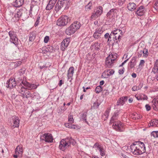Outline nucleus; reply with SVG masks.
I'll return each instance as SVG.
<instances>
[{"label":"nucleus","mask_w":158,"mask_h":158,"mask_svg":"<svg viewBox=\"0 0 158 158\" xmlns=\"http://www.w3.org/2000/svg\"><path fill=\"white\" fill-rule=\"evenodd\" d=\"M131 152L134 155H138L146 152L144 144L140 141L135 142L130 146Z\"/></svg>","instance_id":"nucleus-1"},{"label":"nucleus","mask_w":158,"mask_h":158,"mask_svg":"<svg viewBox=\"0 0 158 158\" xmlns=\"http://www.w3.org/2000/svg\"><path fill=\"white\" fill-rule=\"evenodd\" d=\"M17 87H18L17 89V91L20 93V95L23 98H26L27 99L29 98H31L32 99L33 98V95L31 93L30 91L24 88L21 84L17 86Z\"/></svg>","instance_id":"nucleus-2"},{"label":"nucleus","mask_w":158,"mask_h":158,"mask_svg":"<svg viewBox=\"0 0 158 158\" xmlns=\"http://www.w3.org/2000/svg\"><path fill=\"white\" fill-rule=\"evenodd\" d=\"M81 26V24L79 22H74L66 30L65 33L66 34L70 35L74 33L78 29H79Z\"/></svg>","instance_id":"nucleus-3"},{"label":"nucleus","mask_w":158,"mask_h":158,"mask_svg":"<svg viewBox=\"0 0 158 158\" xmlns=\"http://www.w3.org/2000/svg\"><path fill=\"white\" fill-rule=\"evenodd\" d=\"M70 19L66 15L60 18L57 20L56 25L59 26H64L69 23Z\"/></svg>","instance_id":"nucleus-4"},{"label":"nucleus","mask_w":158,"mask_h":158,"mask_svg":"<svg viewBox=\"0 0 158 158\" xmlns=\"http://www.w3.org/2000/svg\"><path fill=\"white\" fill-rule=\"evenodd\" d=\"M40 139L48 143L52 142L53 139L52 134L49 133H46L43 134L41 136Z\"/></svg>","instance_id":"nucleus-5"},{"label":"nucleus","mask_w":158,"mask_h":158,"mask_svg":"<svg viewBox=\"0 0 158 158\" xmlns=\"http://www.w3.org/2000/svg\"><path fill=\"white\" fill-rule=\"evenodd\" d=\"M69 144L67 139H63L60 142L59 148L62 151H64L69 147Z\"/></svg>","instance_id":"nucleus-6"},{"label":"nucleus","mask_w":158,"mask_h":158,"mask_svg":"<svg viewBox=\"0 0 158 158\" xmlns=\"http://www.w3.org/2000/svg\"><path fill=\"white\" fill-rule=\"evenodd\" d=\"M8 34L10 37V42L13 43L15 45H17L18 42V39L16 37V32L11 31H10Z\"/></svg>","instance_id":"nucleus-7"},{"label":"nucleus","mask_w":158,"mask_h":158,"mask_svg":"<svg viewBox=\"0 0 158 158\" xmlns=\"http://www.w3.org/2000/svg\"><path fill=\"white\" fill-rule=\"evenodd\" d=\"M113 56H110V55L106 58L105 60V66L106 68H110L114 65V61L115 60V59H113L111 58V56L113 57Z\"/></svg>","instance_id":"nucleus-8"},{"label":"nucleus","mask_w":158,"mask_h":158,"mask_svg":"<svg viewBox=\"0 0 158 158\" xmlns=\"http://www.w3.org/2000/svg\"><path fill=\"white\" fill-rule=\"evenodd\" d=\"M11 119L12 120V123H10V125L13 128L18 127L19 125L20 120L19 118L15 116H13ZM11 123V122H10Z\"/></svg>","instance_id":"nucleus-9"},{"label":"nucleus","mask_w":158,"mask_h":158,"mask_svg":"<svg viewBox=\"0 0 158 158\" xmlns=\"http://www.w3.org/2000/svg\"><path fill=\"white\" fill-rule=\"evenodd\" d=\"M113 127L115 130L118 131H123L124 130L123 126L121 123L120 121H117L113 123Z\"/></svg>","instance_id":"nucleus-10"},{"label":"nucleus","mask_w":158,"mask_h":158,"mask_svg":"<svg viewBox=\"0 0 158 158\" xmlns=\"http://www.w3.org/2000/svg\"><path fill=\"white\" fill-rule=\"evenodd\" d=\"M6 84L7 85L6 87L10 88H12L13 87L16 86V85L15 79L11 78L7 81Z\"/></svg>","instance_id":"nucleus-11"},{"label":"nucleus","mask_w":158,"mask_h":158,"mask_svg":"<svg viewBox=\"0 0 158 158\" xmlns=\"http://www.w3.org/2000/svg\"><path fill=\"white\" fill-rule=\"evenodd\" d=\"M103 31L102 28H99L97 29L93 35L94 38L96 39H98L100 37Z\"/></svg>","instance_id":"nucleus-12"},{"label":"nucleus","mask_w":158,"mask_h":158,"mask_svg":"<svg viewBox=\"0 0 158 158\" xmlns=\"http://www.w3.org/2000/svg\"><path fill=\"white\" fill-rule=\"evenodd\" d=\"M152 72L154 73H157L155 76V79L158 81V59L156 60L155 62Z\"/></svg>","instance_id":"nucleus-13"},{"label":"nucleus","mask_w":158,"mask_h":158,"mask_svg":"<svg viewBox=\"0 0 158 158\" xmlns=\"http://www.w3.org/2000/svg\"><path fill=\"white\" fill-rule=\"evenodd\" d=\"M146 11V9L144 6H142L139 7L136 11V14L139 16H141L143 15Z\"/></svg>","instance_id":"nucleus-14"},{"label":"nucleus","mask_w":158,"mask_h":158,"mask_svg":"<svg viewBox=\"0 0 158 158\" xmlns=\"http://www.w3.org/2000/svg\"><path fill=\"white\" fill-rule=\"evenodd\" d=\"M122 31L121 30L119 29H117L112 31L111 34L112 35H118V39L119 41H120V40H121V36L120 35L121 34L122 35Z\"/></svg>","instance_id":"nucleus-15"},{"label":"nucleus","mask_w":158,"mask_h":158,"mask_svg":"<svg viewBox=\"0 0 158 158\" xmlns=\"http://www.w3.org/2000/svg\"><path fill=\"white\" fill-rule=\"evenodd\" d=\"M118 112H115L114 113L110 122V124L114 123L115 122H117L116 120L118 119Z\"/></svg>","instance_id":"nucleus-16"},{"label":"nucleus","mask_w":158,"mask_h":158,"mask_svg":"<svg viewBox=\"0 0 158 158\" xmlns=\"http://www.w3.org/2000/svg\"><path fill=\"white\" fill-rule=\"evenodd\" d=\"M152 102L153 103L152 106L155 110H158V97L154 98Z\"/></svg>","instance_id":"nucleus-17"},{"label":"nucleus","mask_w":158,"mask_h":158,"mask_svg":"<svg viewBox=\"0 0 158 158\" xmlns=\"http://www.w3.org/2000/svg\"><path fill=\"white\" fill-rule=\"evenodd\" d=\"M24 2V0H15L13 3V5L15 7H19L22 6Z\"/></svg>","instance_id":"nucleus-18"},{"label":"nucleus","mask_w":158,"mask_h":158,"mask_svg":"<svg viewBox=\"0 0 158 158\" xmlns=\"http://www.w3.org/2000/svg\"><path fill=\"white\" fill-rule=\"evenodd\" d=\"M94 12L97 14L99 17L100 16L103 12V8L101 6H99L94 10Z\"/></svg>","instance_id":"nucleus-19"},{"label":"nucleus","mask_w":158,"mask_h":158,"mask_svg":"<svg viewBox=\"0 0 158 158\" xmlns=\"http://www.w3.org/2000/svg\"><path fill=\"white\" fill-rule=\"evenodd\" d=\"M74 69L73 67H71L68 71L67 77L68 79L72 77L73 75Z\"/></svg>","instance_id":"nucleus-20"},{"label":"nucleus","mask_w":158,"mask_h":158,"mask_svg":"<svg viewBox=\"0 0 158 158\" xmlns=\"http://www.w3.org/2000/svg\"><path fill=\"white\" fill-rule=\"evenodd\" d=\"M148 125L149 127L151 126L154 127H158V120L153 119L152 120L151 122L149 124H148Z\"/></svg>","instance_id":"nucleus-21"},{"label":"nucleus","mask_w":158,"mask_h":158,"mask_svg":"<svg viewBox=\"0 0 158 158\" xmlns=\"http://www.w3.org/2000/svg\"><path fill=\"white\" fill-rule=\"evenodd\" d=\"M136 58L135 57L132 58L131 61L129 63V65L131 69H132L134 67L136 64Z\"/></svg>","instance_id":"nucleus-22"},{"label":"nucleus","mask_w":158,"mask_h":158,"mask_svg":"<svg viewBox=\"0 0 158 158\" xmlns=\"http://www.w3.org/2000/svg\"><path fill=\"white\" fill-rule=\"evenodd\" d=\"M64 6L62 5V3L58 1L55 6V10L56 11H58Z\"/></svg>","instance_id":"nucleus-23"},{"label":"nucleus","mask_w":158,"mask_h":158,"mask_svg":"<svg viewBox=\"0 0 158 158\" xmlns=\"http://www.w3.org/2000/svg\"><path fill=\"white\" fill-rule=\"evenodd\" d=\"M128 9L131 11H133L136 8V4L133 3H130L127 6Z\"/></svg>","instance_id":"nucleus-24"},{"label":"nucleus","mask_w":158,"mask_h":158,"mask_svg":"<svg viewBox=\"0 0 158 158\" xmlns=\"http://www.w3.org/2000/svg\"><path fill=\"white\" fill-rule=\"evenodd\" d=\"M36 34L35 32L32 31L29 34V40L30 42H33L35 39Z\"/></svg>","instance_id":"nucleus-25"},{"label":"nucleus","mask_w":158,"mask_h":158,"mask_svg":"<svg viewBox=\"0 0 158 158\" xmlns=\"http://www.w3.org/2000/svg\"><path fill=\"white\" fill-rule=\"evenodd\" d=\"M23 152V149L21 146H18L15 149V153L22 154Z\"/></svg>","instance_id":"nucleus-26"},{"label":"nucleus","mask_w":158,"mask_h":158,"mask_svg":"<svg viewBox=\"0 0 158 158\" xmlns=\"http://www.w3.org/2000/svg\"><path fill=\"white\" fill-rule=\"evenodd\" d=\"M114 37H113V40L114 41V42L112 46H113L114 44L117 45L118 46L119 45V43L120 41L118 40L116 41L118 39V35H113Z\"/></svg>","instance_id":"nucleus-27"},{"label":"nucleus","mask_w":158,"mask_h":158,"mask_svg":"<svg viewBox=\"0 0 158 158\" xmlns=\"http://www.w3.org/2000/svg\"><path fill=\"white\" fill-rule=\"evenodd\" d=\"M66 43L64 41H62L61 43V50L64 51L65 49L69 45H66Z\"/></svg>","instance_id":"nucleus-28"},{"label":"nucleus","mask_w":158,"mask_h":158,"mask_svg":"<svg viewBox=\"0 0 158 158\" xmlns=\"http://www.w3.org/2000/svg\"><path fill=\"white\" fill-rule=\"evenodd\" d=\"M67 141L68 142V143H69V147L70 146L71 144H72L73 145H74L76 143V142L75 140L73 139L71 137H70L67 139Z\"/></svg>","instance_id":"nucleus-29"},{"label":"nucleus","mask_w":158,"mask_h":158,"mask_svg":"<svg viewBox=\"0 0 158 158\" xmlns=\"http://www.w3.org/2000/svg\"><path fill=\"white\" fill-rule=\"evenodd\" d=\"M27 87L29 88V89H36L37 87V86L34 84L28 83V85H27Z\"/></svg>","instance_id":"nucleus-30"},{"label":"nucleus","mask_w":158,"mask_h":158,"mask_svg":"<svg viewBox=\"0 0 158 158\" xmlns=\"http://www.w3.org/2000/svg\"><path fill=\"white\" fill-rule=\"evenodd\" d=\"M131 117L134 119H136L140 118H142V116L141 115H139L137 113L133 114L132 115Z\"/></svg>","instance_id":"nucleus-31"},{"label":"nucleus","mask_w":158,"mask_h":158,"mask_svg":"<svg viewBox=\"0 0 158 158\" xmlns=\"http://www.w3.org/2000/svg\"><path fill=\"white\" fill-rule=\"evenodd\" d=\"M70 0H59V1L64 6L68 5Z\"/></svg>","instance_id":"nucleus-32"},{"label":"nucleus","mask_w":158,"mask_h":158,"mask_svg":"<svg viewBox=\"0 0 158 158\" xmlns=\"http://www.w3.org/2000/svg\"><path fill=\"white\" fill-rule=\"evenodd\" d=\"M92 6V2L90 1L88 4L85 6V9L86 10H91V9Z\"/></svg>","instance_id":"nucleus-33"},{"label":"nucleus","mask_w":158,"mask_h":158,"mask_svg":"<svg viewBox=\"0 0 158 158\" xmlns=\"http://www.w3.org/2000/svg\"><path fill=\"white\" fill-rule=\"evenodd\" d=\"M98 17H99V16H98L97 14H96V13L94 11V12L92 13V15L90 17V20H95Z\"/></svg>","instance_id":"nucleus-34"},{"label":"nucleus","mask_w":158,"mask_h":158,"mask_svg":"<svg viewBox=\"0 0 158 158\" xmlns=\"http://www.w3.org/2000/svg\"><path fill=\"white\" fill-rule=\"evenodd\" d=\"M24 10L23 9H20L19 10V11H17V13H16V14L18 15V16L19 18L21 17L23 13L24 12Z\"/></svg>","instance_id":"nucleus-35"},{"label":"nucleus","mask_w":158,"mask_h":158,"mask_svg":"<svg viewBox=\"0 0 158 158\" xmlns=\"http://www.w3.org/2000/svg\"><path fill=\"white\" fill-rule=\"evenodd\" d=\"M95 90L96 93H99L102 90V88L100 85H99L96 88Z\"/></svg>","instance_id":"nucleus-36"},{"label":"nucleus","mask_w":158,"mask_h":158,"mask_svg":"<svg viewBox=\"0 0 158 158\" xmlns=\"http://www.w3.org/2000/svg\"><path fill=\"white\" fill-rule=\"evenodd\" d=\"M54 6V5L49 2L46 7V9L47 10H50L52 9Z\"/></svg>","instance_id":"nucleus-37"},{"label":"nucleus","mask_w":158,"mask_h":158,"mask_svg":"<svg viewBox=\"0 0 158 158\" xmlns=\"http://www.w3.org/2000/svg\"><path fill=\"white\" fill-rule=\"evenodd\" d=\"M123 98H120L117 101V102L116 105L118 106L121 105H123L124 104V103H123Z\"/></svg>","instance_id":"nucleus-38"},{"label":"nucleus","mask_w":158,"mask_h":158,"mask_svg":"<svg viewBox=\"0 0 158 158\" xmlns=\"http://www.w3.org/2000/svg\"><path fill=\"white\" fill-rule=\"evenodd\" d=\"M110 108H108L105 111V113L104 114V115L106 116V119H104L105 120H106L108 118L109 115V114L110 113Z\"/></svg>","instance_id":"nucleus-39"},{"label":"nucleus","mask_w":158,"mask_h":158,"mask_svg":"<svg viewBox=\"0 0 158 158\" xmlns=\"http://www.w3.org/2000/svg\"><path fill=\"white\" fill-rule=\"evenodd\" d=\"M114 9H111L107 14V17H110V15H114Z\"/></svg>","instance_id":"nucleus-40"},{"label":"nucleus","mask_w":158,"mask_h":158,"mask_svg":"<svg viewBox=\"0 0 158 158\" xmlns=\"http://www.w3.org/2000/svg\"><path fill=\"white\" fill-rule=\"evenodd\" d=\"M109 72V73H107V75L110 76L113 75L114 72V71L113 69H107L105 71L106 72Z\"/></svg>","instance_id":"nucleus-41"},{"label":"nucleus","mask_w":158,"mask_h":158,"mask_svg":"<svg viewBox=\"0 0 158 158\" xmlns=\"http://www.w3.org/2000/svg\"><path fill=\"white\" fill-rule=\"evenodd\" d=\"M151 135L154 138L158 137V131H153L152 132Z\"/></svg>","instance_id":"nucleus-42"},{"label":"nucleus","mask_w":158,"mask_h":158,"mask_svg":"<svg viewBox=\"0 0 158 158\" xmlns=\"http://www.w3.org/2000/svg\"><path fill=\"white\" fill-rule=\"evenodd\" d=\"M143 56L144 57H146L148 56V50L147 49L145 48L143 50Z\"/></svg>","instance_id":"nucleus-43"},{"label":"nucleus","mask_w":158,"mask_h":158,"mask_svg":"<svg viewBox=\"0 0 158 158\" xmlns=\"http://www.w3.org/2000/svg\"><path fill=\"white\" fill-rule=\"evenodd\" d=\"M19 19V18L18 16L16 14L14 15V17L12 19V20L13 21L15 22L18 21Z\"/></svg>","instance_id":"nucleus-44"},{"label":"nucleus","mask_w":158,"mask_h":158,"mask_svg":"<svg viewBox=\"0 0 158 158\" xmlns=\"http://www.w3.org/2000/svg\"><path fill=\"white\" fill-rule=\"evenodd\" d=\"M93 148H96L97 149L99 150L102 147H101L100 145H99L98 143L96 142L94 145Z\"/></svg>","instance_id":"nucleus-45"},{"label":"nucleus","mask_w":158,"mask_h":158,"mask_svg":"<svg viewBox=\"0 0 158 158\" xmlns=\"http://www.w3.org/2000/svg\"><path fill=\"white\" fill-rule=\"evenodd\" d=\"M100 154L102 156H103L105 155V151L103 147L99 149Z\"/></svg>","instance_id":"nucleus-46"},{"label":"nucleus","mask_w":158,"mask_h":158,"mask_svg":"<svg viewBox=\"0 0 158 158\" xmlns=\"http://www.w3.org/2000/svg\"><path fill=\"white\" fill-rule=\"evenodd\" d=\"M87 115V112H85L84 113H83L82 114V118L83 120H84L85 121H86V120Z\"/></svg>","instance_id":"nucleus-47"},{"label":"nucleus","mask_w":158,"mask_h":158,"mask_svg":"<svg viewBox=\"0 0 158 158\" xmlns=\"http://www.w3.org/2000/svg\"><path fill=\"white\" fill-rule=\"evenodd\" d=\"M99 105V104L98 102H94L93 106V107L94 108H97L98 107Z\"/></svg>","instance_id":"nucleus-48"},{"label":"nucleus","mask_w":158,"mask_h":158,"mask_svg":"<svg viewBox=\"0 0 158 158\" xmlns=\"http://www.w3.org/2000/svg\"><path fill=\"white\" fill-rule=\"evenodd\" d=\"M25 69H21L19 70V73L20 75H22L25 73Z\"/></svg>","instance_id":"nucleus-49"},{"label":"nucleus","mask_w":158,"mask_h":158,"mask_svg":"<svg viewBox=\"0 0 158 158\" xmlns=\"http://www.w3.org/2000/svg\"><path fill=\"white\" fill-rule=\"evenodd\" d=\"M58 109H59V110L60 111H65L66 108H65V106H62L61 107H59L58 108Z\"/></svg>","instance_id":"nucleus-50"},{"label":"nucleus","mask_w":158,"mask_h":158,"mask_svg":"<svg viewBox=\"0 0 158 158\" xmlns=\"http://www.w3.org/2000/svg\"><path fill=\"white\" fill-rule=\"evenodd\" d=\"M100 44L98 43H95L94 45L95 48V49H99V46Z\"/></svg>","instance_id":"nucleus-51"},{"label":"nucleus","mask_w":158,"mask_h":158,"mask_svg":"<svg viewBox=\"0 0 158 158\" xmlns=\"http://www.w3.org/2000/svg\"><path fill=\"white\" fill-rule=\"evenodd\" d=\"M49 38L48 36H46L44 38V41L45 43H47L49 40Z\"/></svg>","instance_id":"nucleus-52"},{"label":"nucleus","mask_w":158,"mask_h":158,"mask_svg":"<svg viewBox=\"0 0 158 158\" xmlns=\"http://www.w3.org/2000/svg\"><path fill=\"white\" fill-rule=\"evenodd\" d=\"M40 17H38L37 18L36 20V21L35 24V26H37L38 25V24H39V20L40 19Z\"/></svg>","instance_id":"nucleus-53"},{"label":"nucleus","mask_w":158,"mask_h":158,"mask_svg":"<svg viewBox=\"0 0 158 158\" xmlns=\"http://www.w3.org/2000/svg\"><path fill=\"white\" fill-rule=\"evenodd\" d=\"M124 68L123 67V68L120 69L119 70V73L120 74H122L124 72Z\"/></svg>","instance_id":"nucleus-54"},{"label":"nucleus","mask_w":158,"mask_h":158,"mask_svg":"<svg viewBox=\"0 0 158 158\" xmlns=\"http://www.w3.org/2000/svg\"><path fill=\"white\" fill-rule=\"evenodd\" d=\"M73 121L72 115H70L69 117V121L70 122H72Z\"/></svg>","instance_id":"nucleus-55"},{"label":"nucleus","mask_w":158,"mask_h":158,"mask_svg":"<svg viewBox=\"0 0 158 158\" xmlns=\"http://www.w3.org/2000/svg\"><path fill=\"white\" fill-rule=\"evenodd\" d=\"M145 107L147 111H149L150 110L151 107L149 105L146 104Z\"/></svg>","instance_id":"nucleus-56"},{"label":"nucleus","mask_w":158,"mask_h":158,"mask_svg":"<svg viewBox=\"0 0 158 158\" xmlns=\"http://www.w3.org/2000/svg\"><path fill=\"white\" fill-rule=\"evenodd\" d=\"M121 98H123V103H124V104L125 103L128 97L127 96L125 97H122Z\"/></svg>","instance_id":"nucleus-57"},{"label":"nucleus","mask_w":158,"mask_h":158,"mask_svg":"<svg viewBox=\"0 0 158 158\" xmlns=\"http://www.w3.org/2000/svg\"><path fill=\"white\" fill-rule=\"evenodd\" d=\"M154 8L156 10H158V1L156 2L155 4Z\"/></svg>","instance_id":"nucleus-58"},{"label":"nucleus","mask_w":158,"mask_h":158,"mask_svg":"<svg viewBox=\"0 0 158 158\" xmlns=\"http://www.w3.org/2000/svg\"><path fill=\"white\" fill-rule=\"evenodd\" d=\"M125 1V0H119L118 3L120 5H121L123 4V3Z\"/></svg>","instance_id":"nucleus-59"},{"label":"nucleus","mask_w":158,"mask_h":158,"mask_svg":"<svg viewBox=\"0 0 158 158\" xmlns=\"http://www.w3.org/2000/svg\"><path fill=\"white\" fill-rule=\"evenodd\" d=\"M63 41H64L65 43H66V45H69L70 42V39H67L64 40Z\"/></svg>","instance_id":"nucleus-60"},{"label":"nucleus","mask_w":158,"mask_h":158,"mask_svg":"<svg viewBox=\"0 0 158 158\" xmlns=\"http://www.w3.org/2000/svg\"><path fill=\"white\" fill-rule=\"evenodd\" d=\"M138 89V87L136 86H133L132 88V89L133 91H137L139 90Z\"/></svg>","instance_id":"nucleus-61"},{"label":"nucleus","mask_w":158,"mask_h":158,"mask_svg":"<svg viewBox=\"0 0 158 158\" xmlns=\"http://www.w3.org/2000/svg\"><path fill=\"white\" fill-rule=\"evenodd\" d=\"M65 126L66 127L71 128L72 126V124L71 123H67L65 124Z\"/></svg>","instance_id":"nucleus-62"},{"label":"nucleus","mask_w":158,"mask_h":158,"mask_svg":"<svg viewBox=\"0 0 158 158\" xmlns=\"http://www.w3.org/2000/svg\"><path fill=\"white\" fill-rule=\"evenodd\" d=\"M143 86V83H140L139 85L137 86L139 90Z\"/></svg>","instance_id":"nucleus-63"},{"label":"nucleus","mask_w":158,"mask_h":158,"mask_svg":"<svg viewBox=\"0 0 158 158\" xmlns=\"http://www.w3.org/2000/svg\"><path fill=\"white\" fill-rule=\"evenodd\" d=\"M22 83L23 84V85L26 86H27V85H28V82H27L26 81H22Z\"/></svg>","instance_id":"nucleus-64"}]
</instances>
